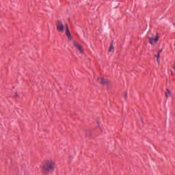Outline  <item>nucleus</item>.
I'll return each instance as SVG.
<instances>
[{
  "label": "nucleus",
  "instance_id": "nucleus-3",
  "mask_svg": "<svg viewBox=\"0 0 175 175\" xmlns=\"http://www.w3.org/2000/svg\"><path fill=\"white\" fill-rule=\"evenodd\" d=\"M149 39V42L150 44H156V43H158V40H159V36L158 34L156 35L155 38H148Z\"/></svg>",
  "mask_w": 175,
  "mask_h": 175
},
{
  "label": "nucleus",
  "instance_id": "nucleus-6",
  "mask_svg": "<svg viewBox=\"0 0 175 175\" xmlns=\"http://www.w3.org/2000/svg\"><path fill=\"white\" fill-rule=\"evenodd\" d=\"M98 82L100 83V84H107L109 83V81L107 79H105L103 78H98L97 79Z\"/></svg>",
  "mask_w": 175,
  "mask_h": 175
},
{
  "label": "nucleus",
  "instance_id": "nucleus-13",
  "mask_svg": "<svg viewBox=\"0 0 175 175\" xmlns=\"http://www.w3.org/2000/svg\"><path fill=\"white\" fill-rule=\"evenodd\" d=\"M161 53H162V49H161V50H159V51H158V53H159V54H161Z\"/></svg>",
  "mask_w": 175,
  "mask_h": 175
},
{
  "label": "nucleus",
  "instance_id": "nucleus-9",
  "mask_svg": "<svg viewBox=\"0 0 175 175\" xmlns=\"http://www.w3.org/2000/svg\"><path fill=\"white\" fill-rule=\"evenodd\" d=\"M86 135H87V136H91V132L87 131Z\"/></svg>",
  "mask_w": 175,
  "mask_h": 175
},
{
  "label": "nucleus",
  "instance_id": "nucleus-1",
  "mask_svg": "<svg viewBox=\"0 0 175 175\" xmlns=\"http://www.w3.org/2000/svg\"><path fill=\"white\" fill-rule=\"evenodd\" d=\"M40 167L45 174H48L55 170V163L53 160H46L40 165Z\"/></svg>",
  "mask_w": 175,
  "mask_h": 175
},
{
  "label": "nucleus",
  "instance_id": "nucleus-7",
  "mask_svg": "<svg viewBox=\"0 0 175 175\" xmlns=\"http://www.w3.org/2000/svg\"><path fill=\"white\" fill-rule=\"evenodd\" d=\"M172 95V93L170 92V90L169 89H167V91L165 92V96L166 98H169Z\"/></svg>",
  "mask_w": 175,
  "mask_h": 175
},
{
  "label": "nucleus",
  "instance_id": "nucleus-10",
  "mask_svg": "<svg viewBox=\"0 0 175 175\" xmlns=\"http://www.w3.org/2000/svg\"><path fill=\"white\" fill-rule=\"evenodd\" d=\"M154 57H156L157 58H159V57H161V55H160V53H158L157 55H155Z\"/></svg>",
  "mask_w": 175,
  "mask_h": 175
},
{
  "label": "nucleus",
  "instance_id": "nucleus-4",
  "mask_svg": "<svg viewBox=\"0 0 175 175\" xmlns=\"http://www.w3.org/2000/svg\"><path fill=\"white\" fill-rule=\"evenodd\" d=\"M73 45L77 49V50H79L81 54H83V53H84V50H83V46L80 45V44L77 43V42L73 41Z\"/></svg>",
  "mask_w": 175,
  "mask_h": 175
},
{
  "label": "nucleus",
  "instance_id": "nucleus-11",
  "mask_svg": "<svg viewBox=\"0 0 175 175\" xmlns=\"http://www.w3.org/2000/svg\"><path fill=\"white\" fill-rule=\"evenodd\" d=\"M127 96H128V93L126 92V93L124 94V98H126Z\"/></svg>",
  "mask_w": 175,
  "mask_h": 175
},
{
  "label": "nucleus",
  "instance_id": "nucleus-5",
  "mask_svg": "<svg viewBox=\"0 0 175 175\" xmlns=\"http://www.w3.org/2000/svg\"><path fill=\"white\" fill-rule=\"evenodd\" d=\"M66 35L67 38H68V39H72V35L70 34V31H69L68 24H66Z\"/></svg>",
  "mask_w": 175,
  "mask_h": 175
},
{
  "label": "nucleus",
  "instance_id": "nucleus-8",
  "mask_svg": "<svg viewBox=\"0 0 175 175\" xmlns=\"http://www.w3.org/2000/svg\"><path fill=\"white\" fill-rule=\"evenodd\" d=\"M114 51V46H113V41H112L110 44L109 51Z\"/></svg>",
  "mask_w": 175,
  "mask_h": 175
},
{
  "label": "nucleus",
  "instance_id": "nucleus-12",
  "mask_svg": "<svg viewBox=\"0 0 175 175\" xmlns=\"http://www.w3.org/2000/svg\"><path fill=\"white\" fill-rule=\"evenodd\" d=\"M157 62H158V64H159V62H160V61H159V57H157Z\"/></svg>",
  "mask_w": 175,
  "mask_h": 175
},
{
  "label": "nucleus",
  "instance_id": "nucleus-2",
  "mask_svg": "<svg viewBox=\"0 0 175 175\" xmlns=\"http://www.w3.org/2000/svg\"><path fill=\"white\" fill-rule=\"evenodd\" d=\"M56 28L59 32H64V24L62 23V21H58L56 23Z\"/></svg>",
  "mask_w": 175,
  "mask_h": 175
}]
</instances>
